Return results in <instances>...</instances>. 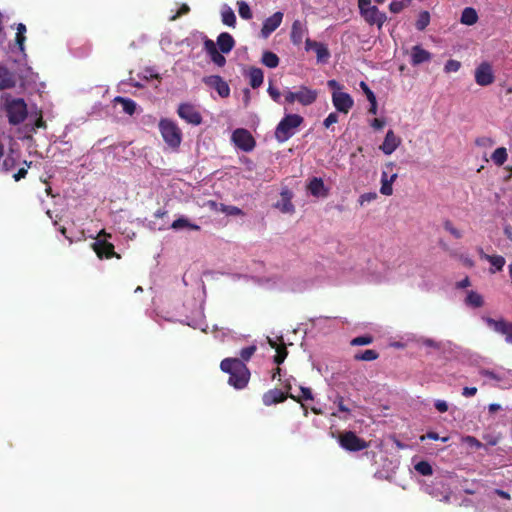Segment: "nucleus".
<instances>
[{"label":"nucleus","instance_id":"nucleus-1","mask_svg":"<svg viewBox=\"0 0 512 512\" xmlns=\"http://www.w3.org/2000/svg\"><path fill=\"white\" fill-rule=\"evenodd\" d=\"M223 372L229 374L228 383L235 389H244L250 379V371L246 364L238 358H225L220 363Z\"/></svg>","mask_w":512,"mask_h":512},{"label":"nucleus","instance_id":"nucleus-2","mask_svg":"<svg viewBox=\"0 0 512 512\" xmlns=\"http://www.w3.org/2000/svg\"><path fill=\"white\" fill-rule=\"evenodd\" d=\"M4 110L11 125H19L25 121L28 115L27 104L22 98L7 97L4 102Z\"/></svg>","mask_w":512,"mask_h":512},{"label":"nucleus","instance_id":"nucleus-3","mask_svg":"<svg viewBox=\"0 0 512 512\" xmlns=\"http://www.w3.org/2000/svg\"><path fill=\"white\" fill-rule=\"evenodd\" d=\"M304 119L298 114H287L278 123L275 129V138L283 143L290 139L296 132V129L303 123Z\"/></svg>","mask_w":512,"mask_h":512},{"label":"nucleus","instance_id":"nucleus-4","mask_svg":"<svg viewBox=\"0 0 512 512\" xmlns=\"http://www.w3.org/2000/svg\"><path fill=\"white\" fill-rule=\"evenodd\" d=\"M360 15L369 25H376L381 29L387 21V15L381 12L376 6L371 5V0H358Z\"/></svg>","mask_w":512,"mask_h":512},{"label":"nucleus","instance_id":"nucleus-5","mask_svg":"<svg viewBox=\"0 0 512 512\" xmlns=\"http://www.w3.org/2000/svg\"><path fill=\"white\" fill-rule=\"evenodd\" d=\"M159 130L165 143L176 149L182 141V132L178 125L170 119H161L159 122Z\"/></svg>","mask_w":512,"mask_h":512},{"label":"nucleus","instance_id":"nucleus-6","mask_svg":"<svg viewBox=\"0 0 512 512\" xmlns=\"http://www.w3.org/2000/svg\"><path fill=\"white\" fill-rule=\"evenodd\" d=\"M318 93L316 90H313L307 86H300L299 89L295 92L287 91L285 93V102L288 104H293L294 102H299L303 106H308L313 104L317 99Z\"/></svg>","mask_w":512,"mask_h":512},{"label":"nucleus","instance_id":"nucleus-7","mask_svg":"<svg viewBox=\"0 0 512 512\" xmlns=\"http://www.w3.org/2000/svg\"><path fill=\"white\" fill-rule=\"evenodd\" d=\"M105 237H111L105 230H101L95 242L91 244L92 249L100 259H110L114 256L119 258V255L114 250V245L108 242Z\"/></svg>","mask_w":512,"mask_h":512},{"label":"nucleus","instance_id":"nucleus-8","mask_svg":"<svg viewBox=\"0 0 512 512\" xmlns=\"http://www.w3.org/2000/svg\"><path fill=\"white\" fill-rule=\"evenodd\" d=\"M339 443L347 451H361L368 447V443L358 437L353 431H345L339 436Z\"/></svg>","mask_w":512,"mask_h":512},{"label":"nucleus","instance_id":"nucleus-9","mask_svg":"<svg viewBox=\"0 0 512 512\" xmlns=\"http://www.w3.org/2000/svg\"><path fill=\"white\" fill-rule=\"evenodd\" d=\"M233 143L236 147H238L240 150L244 152H250L252 151L256 146V141L252 134L244 129V128H238L232 133L231 137Z\"/></svg>","mask_w":512,"mask_h":512},{"label":"nucleus","instance_id":"nucleus-10","mask_svg":"<svg viewBox=\"0 0 512 512\" xmlns=\"http://www.w3.org/2000/svg\"><path fill=\"white\" fill-rule=\"evenodd\" d=\"M483 321L492 328L496 333H499L505 337V341L508 344H512V322L507 321L504 318L493 319L491 317H483Z\"/></svg>","mask_w":512,"mask_h":512},{"label":"nucleus","instance_id":"nucleus-11","mask_svg":"<svg viewBox=\"0 0 512 512\" xmlns=\"http://www.w3.org/2000/svg\"><path fill=\"white\" fill-rule=\"evenodd\" d=\"M178 116L188 124L198 126L203 122L201 113L191 103H181L177 109Z\"/></svg>","mask_w":512,"mask_h":512},{"label":"nucleus","instance_id":"nucleus-12","mask_svg":"<svg viewBox=\"0 0 512 512\" xmlns=\"http://www.w3.org/2000/svg\"><path fill=\"white\" fill-rule=\"evenodd\" d=\"M475 82L479 86H489L495 81L492 65L489 62H481L475 69Z\"/></svg>","mask_w":512,"mask_h":512},{"label":"nucleus","instance_id":"nucleus-13","mask_svg":"<svg viewBox=\"0 0 512 512\" xmlns=\"http://www.w3.org/2000/svg\"><path fill=\"white\" fill-rule=\"evenodd\" d=\"M202 82L207 87L214 89L221 98L230 96L229 84L220 75L204 76Z\"/></svg>","mask_w":512,"mask_h":512},{"label":"nucleus","instance_id":"nucleus-14","mask_svg":"<svg viewBox=\"0 0 512 512\" xmlns=\"http://www.w3.org/2000/svg\"><path fill=\"white\" fill-rule=\"evenodd\" d=\"M332 102L338 112L347 114L354 105L353 98L346 92L333 91Z\"/></svg>","mask_w":512,"mask_h":512},{"label":"nucleus","instance_id":"nucleus-15","mask_svg":"<svg viewBox=\"0 0 512 512\" xmlns=\"http://www.w3.org/2000/svg\"><path fill=\"white\" fill-rule=\"evenodd\" d=\"M18 82V76L15 71L9 69L6 65L0 64V91L13 89Z\"/></svg>","mask_w":512,"mask_h":512},{"label":"nucleus","instance_id":"nucleus-16","mask_svg":"<svg viewBox=\"0 0 512 512\" xmlns=\"http://www.w3.org/2000/svg\"><path fill=\"white\" fill-rule=\"evenodd\" d=\"M204 50L210 57V60L217 65L218 67H223L226 64V58L223 56L224 53H221L218 50L215 42L209 38H206L203 43Z\"/></svg>","mask_w":512,"mask_h":512},{"label":"nucleus","instance_id":"nucleus-17","mask_svg":"<svg viewBox=\"0 0 512 512\" xmlns=\"http://www.w3.org/2000/svg\"><path fill=\"white\" fill-rule=\"evenodd\" d=\"M283 13L275 12L273 15L268 17L262 25L261 35L264 38L269 37L282 23Z\"/></svg>","mask_w":512,"mask_h":512},{"label":"nucleus","instance_id":"nucleus-18","mask_svg":"<svg viewBox=\"0 0 512 512\" xmlns=\"http://www.w3.org/2000/svg\"><path fill=\"white\" fill-rule=\"evenodd\" d=\"M401 144V138L398 137L393 130H388L383 143L380 145V150L386 154H392Z\"/></svg>","mask_w":512,"mask_h":512},{"label":"nucleus","instance_id":"nucleus-19","mask_svg":"<svg viewBox=\"0 0 512 512\" xmlns=\"http://www.w3.org/2000/svg\"><path fill=\"white\" fill-rule=\"evenodd\" d=\"M288 397V393H284L280 389L274 388L264 393L262 401L265 406H271L273 404L284 402Z\"/></svg>","mask_w":512,"mask_h":512},{"label":"nucleus","instance_id":"nucleus-20","mask_svg":"<svg viewBox=\"0 0 512 512\" xmlns=\"http://www.w3.org/2000/svg\"><path fill=\"white\" fill-rule=\"evenodd\" d=\"M307 190L314 197H327L328 189L324 185V181L322 178L313 177L308 185Z\"/></svg>","mask_w":512,"mask_h":512},{"label":"nucleus","instance_id":"nucleus-21","mask_svg":"<svg viewBox=\"0 0 512 512\" xmlns=\"http://www.w3.org/2000/svg\"><path fill=\"white\" fill-rule=\"evenodd\" d=\"M432 58V54L422 48L420 45H415L411 49V64L413 66L420 65L424 62L430 61Z\"/></svg>","mask_w":512,"mask_h":512},{"label":"nucleus","instance_id":"nucleus-22","mask_svg":"<svg viewBox=\"0 0 512 512\" xmlns=\"http://www.w3.org/2000/svg\"><path fill=\"white\" fill-rule=\"evenodd\" d=\"M215 44L218 46V50H220L221 53L227 54L234 48L235 40L231 34L222 32L217 37V43Z\"/></svg>","mask_w":512,"mask_h":512},{"label":"nucleus","instance_id":"nucleus-23","mask_svg":"<svg viewBox=\"0 0 512 512\" xmlns=\"http://www.w3.org/2000/svg\"><path fill=\"white\" fill-rule=\"evenodd\" d=\"M249 83L253 89L259 88L263 84V71L257 67H251L248 71Z\"/></svg>","mask_w":512,"mask_h":512},{"label":"nucleus","instance_id":"nucleus-24","mask_svg":"<svg viewBox=\"0 0 512 512\" xmlns=\"http://www.w3.org/2000/svg\"><path fill=\"white\" fill-rule=\"evenodd\" d=\"M269 344L272 348H274L276 350V355L274 356V362L277 365L282 364L288 355L286 345L284 343L277 344L275 341H272V340H269Z\"/></svg>","mask_w":512,"mask_h":512},{"label":"nucleus","instance_id":"nucleus-25","mask_svg":"<svg viewBox=\"0 0 512 512\" xmlns=\"http://www.w3.org/2000/svg\"><path fill=\"white\" fill-rule=\"evenodd\" d=\"M460 21L462 24H465L468 26H471V25H474L475 23H477L478 14H477L476 10L472 7H466L462 11Z\"/></svg>","mask_w":512,"mask_h":512},{"label":"nucleus","instance_id":"nucleus-26","mask_svg":"<svg viewBox=\"0 0 512 512\" xmlns=\"http://www.w3.org/2000/svg\"><path fill=\"white\" fill-rule=\"evenodd\" d=\"M464 302L471 308H480L484 305V299L482 295L475 291H469Z\"/></svg>","mask_w":512,"mask_h":512},{"label":"nucleus","instance_id":"nucleus-27","mask_svg":"<svg viewBox=\"0 0 512 512\" xmlns=\"http://www.w3.org/2000/svg\"><path fill=\"white\" fill-rule=\"evenodd\" d=\"M303 36H304V29H303L301 22L299 20L294 21L292 24V29H291V41L294 44L298 45L302 42Z\"/></svg>","mask_w":512,"mask_h":512},{"label":"nucleus","instance_id":"nucleus-28","mask_svg":"<svg viewBox=\"0 0 512 512\" xmlns=\"http://www.w3.org/2000/svg\"><path fill=\"white\" fill-rule=\"evenodd\" d=\"M114 101L122 105L123 111L128 115H133L136 111V102L129 98L117 96Z\"/></svg>","mask_w":512,"mask_h":512},{"label":"nucleus","instance_id":"nucleus-29","mask_svg":"<svg viewBox=\"0 0 512 512\" xmlns=\"http://www.w3.org/2000/svg\"><path fill=\"white\" fill-rule=\"evenodd\" d=\"M171 228L174 230H178L181 228H189L191 230H196V231L200 230L199 225L189 222V220L184 217H180V218L174 220L173 223L171 224Z\"/></svg>","mask_w":512,"mask_h":512},{"label":"nucleus","instance_id":"nucleus-30","mask_svg":"<svg viewBox=\"0 0 512 512\" xmlns=\"http://www.w3.org/2000/svg\"><path fill=\"white\" fill-rule=\"evenodd\" d=\"M261 62L268 68H276L279 65V57L271 51H264Z\"/></svg>","mask_w":512,"mask_h":512},{"label":"nucleus","instance_id":"nucleus-31","mask_svg":"<svg viewBox=\"0 0 512 512\" xmlns=\"http://www.w3.org/2000/svg\"><path fill=\"white\" fill-rule=\"evenodd\" d=\"M221 18H222L223 24H225L229 27H235L236 16H235L234 11L230 7L224 6V8L222 9V12H221Z\"/></svg>","mask_w":512,"mask_h":512},{"label":"nucleus","instance_id":"nucleus-32","mask_svg":"<svg viewBox=\"0 0 512 512\" xmlns=\"http://www.w3.org/2000/svg\"><path fill=\"white\" fill-rule=\"evenodd\" d=\"M507 158L508 154L505 147L495 149L491 155L492 161L498 166H502L507 161Z\"/></svg>","mask_w":512,"mask_h":512},{"label":"nucleus","instance_id":"nucleus-33","mask_svg":"<svg viewBox=\"0 0 512 512\" xmlns=\"http://www.w3.org/2000/svg\"><path fill=\"white\" fill-rule=\"evenodd\" d=\"M485 260L489 261L495 269H490L491 273L501 271L506 263L505 258L500 255L485 256Z\"/></svg>","mask_w":512,"mask_h":512},{"label":"nucleus","instance_id":"nucleus-34","mask_svg":"<svg viewBox=\"0 0 512 512\" xmlns=\"http://www.w3.org/2000/svg\"><path fill=\"white\" fill-rule=\"evenodd\" d=\"M430 13L428 11H421L415 23L418 31H424L430 23Z\"/></svg>","mask_w":512,"mask_h":512},{"label":"nucleus","instance_id":"nucleus-35","mask_svg":"<svg viewBox=\"0 0 512 512\" xmlns=\"http://www.w3.org/2000/svg\"><path fill=\"white\" fill-rule=\"evenodd\" d=\"M397 179V174L394 173L390 176L388 181H381L380 193L385 196H390L393 194V183Z\"/></svg>","mask_w":512,"mask_h":512},{"label":"nucleus","instance_id":"nucleus-36","mask_svg":"<svg viewBox=\"0 0 512 512\" xmlns=\"http://www.w3.org/2000/svg\"><path fill=\"white\" fill-rule=\"evenodd\" d=\"M379 354L375 350L368 349L364 352H360L354 355V359L357 361H373L378 359Z\"/></svg>","mask_w":512,"mask_h":512},{"label":"nucleus","instance_id":"nucleus-37","mask_svg":"<svg viewBox=\"0 0 512 512\" xmlns=\"http://www.w3.org/2000/svg\"><path fill=\"white\" fill-rule=\"evenodd\" d=\"M414 469L423 476H430L433 474V468L428 461H420L415 464Z\"/></svg>","mask_w":512,"mask_h":512},{"label":"nucleus","instance_id":"nucleus-38","mask_svg":"<svg viewBox=\"0 0 512 512\" xmlns=\"http://www.w3.org/2000/svg\"><path fill=\"white\" fill-rule=\"evenodd\" d=\"M15 165V158L12 155L8 154L2 162L0 161V172H10L15 167Z\"/></svg>","mask_w":512,"mask_h":512},{"label":"nucleus","instance_id":"nucleus-39","mask_svg":"<svg viewBox=\"0 0 512 512\" xmlns=\"http://www.w3.org/2000/svg\"><path fill=\"white\" fill-rule=\"evenodd\" d=\"M410 4H411V0H400V1L395 0L389 4V10L392 13L397 14V13H400L406 7H408Z\"/></svg>","mask_w":512,"mask_h":512},{"label":"nucleus","instance_id":"nucleus-40","mask_svg":"<svg viewBox=\"0 0 512 512\" xmlns=\"http://www.w3.org/2000/svg\"><path fill=\"white\" fill-rule=\"evenodd\" d=\"M238 12L240 17L245 20H249L253 16L249 5L244 1L238 2Z\"/></svg>","mask_w":512,"mask_h":512},{"label":"nucleus","instance_id":"nucleus-41","mask_svg":"<svg viewBox=\"0 0 512 512\" xmlns=\"http://www.w3.org/2000/svg\"><path fill=\"white\" fill-rule=\"evenodd\" d=\"M278 207L283 213L294 212V205L292 204L290 198L286 197L285 194H282V203L279 204Z\"/></svg>","mask_w":512,"mask_h":512},{"label":"nucleus","instance_id":"nucleus-42","mask_svg":"<svg viewBox=\"0 0 512 512\" xmlns=\"http://www.w3.org/2000/svg\"><path fill=\"white\" fill-rule=\"evenodd\" d=\"M220 211L231 216L243 215V211L240 208L222 203L220 204Z\"/></svg>","mask_w":512,"mask_h":512},{"label":"nucleus","instance_id":"nucleus-43","mask_svg":"<svg viewBox=\"0 0 512 512\" xmlns=\"http://www.w3.org/2000/svg\"><path fill=\"white\" fill-rule=\"evenodd\" d=\"M313 45L315 46L317 59L319 61H323L330 56L328 49L323 44L314 42Z\"/></svg>","mask_w":512,"mask_h":512},{"label":"nucleus","instance_id":"nucleus-44","mask_svg":"<svg viewBox=\"0 0 512 512\" xmlns=\"http://www.w3.org/2000/svg\"><path fill=\"white\" fill-rule=\"evenodd\" d=\"M300 390H301V397H296L292 394H289V398H291L297 402H301L302 400H312L313 399L312 391L310 388L301 387Z\"/></svg>","mask_w":512,"mask_h":512},{"label":"nucleus","instance_id":"nucleus-45","mask_svg":"<svg viewBox=\"0 0 512 512\" xmlns=\"http://www.w3.org/2000/svg\"><path fill=\"white\" fill-rule=\"evenodd\" d=\"M373 342V337L370 335H363L355 337L351 340L350 344L352 346H363V345H369Z\"/></svg>","mask_w":512,"mask_h":512},{"label":"nucleus","instance_id":"nucleus-46","mask_svg":"<svg viewBox=\"0 0 512 512\" xmlns=\"http://www.w3.org/2000/svg\"><path fill=\"white\" fill-rule=\"evenodd\" d=\"M479 374L483 377H486L490 380H493L495 382H500L503 380V376L495 373L494 371L488 370V369H481L479 371Z\"/></svg>","mask_w":512,"mask_h":512},{"label":"nucleus","instance_id":"nucleus-47","mask_svg":"<svg viewBox=\"0 0 512 512\" xmlns=\"http://www.w3.org/2000/svg\"><path fill=\"white\" fill-rule=\"evenodd\" d=\"M255 351H256V346H254V345L247 346V347L241 349V351H240L241 359L240 360L241 361H248V360H250V358L253 356Z\"/></svg>","mask_w":512,"mask_h":512},{"label":"nucleus","instance_id":"nucleus-48","mask_svg":"<svg viewBox=\"0 0 512 512\" xmlns=\"http://www.w3.org/2000/svg\"><path fill=\"white\" fill-rule=\"evenodd\" d=\"M461 67V63L458 60L450 59L446 62L444 70L447 73L457 72Z\"/></svg>","mask_w":512,"mask_h":512},{"label":"nucleus","instance_id":"nucleus-49","mask_svg":"<svg viewBox=\"0 0 512 512\" xmlns=\"http://www.w3.org/2000/svg\"><path fill=\"white\" fill-rule=\"evenodd\" d=\"M444 228H445L448 232H450V233H451L455 238L459 239V238H461V237H462L461 232L453 226V224L451 223V221H449V220L445 221V223H444Z\"/></svg>","mask_w":512,"mask_h":512},{"label":"nucleus","instance_id":"nucleus-50","mask_svg":"<svg viewBox=\"0 0 512 512\" xmlns=\"http://www.w3.org/2000/svg\"><path fill=\"white\" fill-rule=\"evenodd\" d=\"M377 198V194L375 192L364 193L359 197L360 205H363L366 202L374 201Z\"/></svg>","mask_w":512,"mask_h":512},{"label":"nucleus","instance_id":"nucleus-51","mask_svg":"<svg viewBox=\"0 0 512 512\" xmlns=\"http://www.w3.org/2000/svg\"><path fill=\"white\" fill-rule=\"evenodd\" d=\"M360 87L365 93L368 101L376 99L374 92L369 88V86L364 81L360 82Z\"/></svg>","mask_w":512,"mask_h":512},{"label":"nucleus","instance_id":"nucleus-52","mask_svg":"<svg viewBox=\"0 0 512 512\" xmlns=\"http://www.w3.org/2000/svg\"><path fill=\"white\" fill-rule=\"evenodd\" d=\"M338 122V115L335 112L330 113L324 120L323 125L329 128L332 124Z\"/></svg>","mask_w":512,"mask_h":512},{"label":"nucleus","instance_id":"nucleus-53","mask_svg":"<svg viewBox=\"0 0 512 512\" xmlns=\"http://www.w3.org/2000/svg\"><path fill=\"white\" fill-rule=\"evenodd\" d=\"M267 92L275 102L280 101L281 93L277 88L273 87L272 85H269Z\"/></svg>","mask_w":512,"mask_h":512},{"label":"nucleus","instance_id":"nucleus-54","mask_svg":"<svg viewBox=\"0 0 512 512\" xmlns=\"http://www.w3.org/2000/svg\"><path fill=\"white\" fill-rule=\"evenodd\" d=\"M190 11V7L187 5V4H182L181 7L179 8V10L177 11V13L175 15H173L170 20L171 21H174L176 20L177 18L185 15V14H188Z\"/></svg>","mask_w":512,"mask_h":512},{"label":"nucleus","instance_id":"nucleus-55","mask_svg":"<svg viewBox=\"0 0 512 512\" xmlns=\"http://www.w3.org/2000/svg\"><path fill=\"white\" fill-rule=\"evenodd\" d=\"M434 406L441 413H445L448 411V404L444 400H436Z\"/></svg>","mask_w":512,"mask_h":512},{"label":"nucleus","instance_id":"nucleus-56","mask_svg":"<svg viewBox=\"0 0 512 512\" xmlns=\"http://www.w3.org/2000/svg\"><path fill=\"white\" fill-rule=\"evenodd\" d=\"M476 144L478 146H492L494 141L489 137H481L476 139Z\"/></svg>","mask_w":512,"mask_h":512},{"label":"nucleus","instance_id":"nucleus-57","mask_svg":"<svg viewBox=\"0 0 512 512\" xmlns=\"http://www.w3.org/2000/svg\"><path fill=\"white\" fill-rule=\"evenodd\" d=\"M335 403H337L338 409L340 412L348 413L350 412V409L344 405V399L342 396H338Z\"/></svg>","mask_w":512,"mask_h":512},{"label":"nucleus","instance_id":"nucleus-58","mask_svg":"<svg viewBox=\"0 0 512 512\" xmlns=\"http://www.w3.org/2000/svg\"><path fill=\"white\" fill-rule=\"evenodd\" d=\"M26 40L25 34L16 33L15 41L21 52L24 51V42Z\"/></svg>","mask_w":512,"mask_h":512},{"label":"nucleus","instance_id":"nucleus-59","mask_svg":"<svg viewBox=\"0 0 512 512\" xmlns=\"http://www.w3.org/2000/svg\"><path fill=\"white\" fill-rule=\"evenodd\" d=\"M421 343L424 346H427V347H432V348H435V349H439L440 348L439 343H437L436 341H434L433 339H430V338L422 339Z\"/></svg>","mask_w":512,"mask_h":512},{"label":"nucleus","instance_id":"nucleus-60","mask_svg":"<svg viewBox=\"0 0 512 512\" xmlns=\"http://www.w3.org/2000/svg\"><path fill=\"white\" fill-rule=\"evenodd\" d=\"M465 442L476 448L482 447V443L473 436H467Z\"/></svg>","mask_w":512,"mask_h":512},{"label":"nucleus","instance_id":"nucleus-61","mask_svg":"<svg viewBox=\"0 0 512 512\" xmlns=\"http://www.w3.org/2000/svg\"><path fill=\"white\" fill-rule=\"evenodd\" d=\"M28 171L26 168H20L14 175L13 178L16 182L20 181L21 179L25 178Z\"/></svg>","mask_w":512,"mask_h":512},{"label":"nucleus","instance_id":"nucleus-62","mask_svg":"<svg viewBox=\"0 0 512 512\" xmlns=\"http://www.w3.org/2000/svg\"><path fill=\"white\" fill-rule=\"evenodd\" d=\"M477 393L476 387H464L462 390V395L465 397H472Z\"/></svg>","mask_w":512,"mask_h":512},{"label":"nucleus","instance_id":"nucleus-63","mask_svg":"<svg viewBox=\"0 0 512 512\" xmlns=\"http://www.w3.org/2000/svg\"><path fill=\"white\" fill-rule=\"evenodd\" d=\"M371 126L376 130H380L385 126V121L383 119L375 118L371 122Z\"/></svg>","mask_w":512,"mask_h":512},{"label":"nucleus","instance_id":"nucleus-64","mask_svg":"<svg viewBox=\"0 0 512 512\" xmlns=\"http://www.w3.org/2000/svg\"><path fill=\"white\" fill-rule=\"evenodd\" d=\"M327 85L329 88L333 89L334 91H339L342 88V86L334 79L329 80L327 82Z\"/></svg>","mask_w":512,"mask_h":512}]
</instances>
